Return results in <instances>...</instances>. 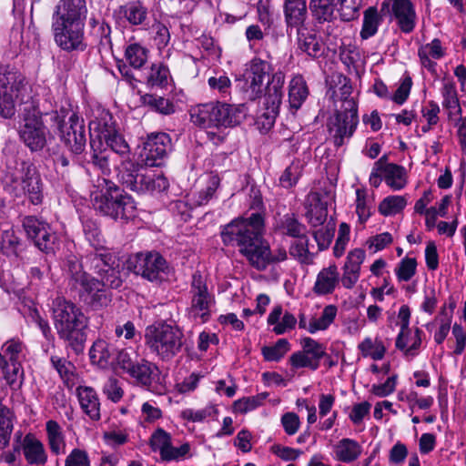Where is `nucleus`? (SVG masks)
<instances>
[{"label": "nucleus", "mask_w": 466, "mask_h": 466, "mask_svg": "<svg viewBox=\"0 0 466 466\" xmlns=\"http://www.w3.org/2000/svg\"><path fill=\"white\" fill-rule=\"evenodd\" d=\"M264 233V217L259 212H255L227 224L221 231V239L224 245L237 248L250 267L264 271L268 266L288 258L286 248L278 247L272 249L265 239Z\"/></svg>", "instance_id": "f257e3e1"}, {"label": "nucleus", "mask_w": 466, "mask_h": 466, "mask_svg": "<svg viewBox=\"0 0 466 466\" xmlns=\"http://www.w3.org/2000/svg\"><path fill=\"white\" fill-rule=\"evenodd\" d=\"M104 141L118 159L115 169L118 180L127 188L144 194L162 192L168 187V181L165 177L149 174L147 167L136 161L128 143L118 131Z\"/></svg>", "instance_id": "f03ea898"}, {"label": "nucleus", "mask_w": 466, "mask_h": 466, "mask_svg": "<svg viewBox=\"0 0 466 466\" xmlns=\"http://www.w3.org/2000/svg\"><path fill=\"white\" fill-rule=\"evenodd\" d=\"M86 0H59L52 14L51 29L55 43L64 51H83L86 45L85 25L87 17Z\"/></svg>", "instance_id": "7ed1b4c3"}, {"label": "nucleus", "mask_w": 466, "mask_h": 466, "mask_svg": "<svg viewBox=\"0 0 466 466\" xmlns=\"http://www.w3.org/2000/svg\"><path fill=\"white\" fill-rule=\"evenodd\" d=\"M51 311L58 337L76 353L82 352L86 340L88 318L74 302L59 296L53 299Z\"/></svg>", "instance_id": "20e7f679"}, {"label": "nucleus", "mask_w": 466, "mask_h": 466, "mask_svg": "<svg viewBox=\"0 0 466 466\" xmlns=\"http://www.w3.org/2000/svg\"><path fill=\"white\" fill-rule=\"evenodd\" d=\"M64 268L67 275V288L74 298H78L79 301L94 309L109 303L110 297L105 289L107 284L86 272L76 255L66 257Z\"/></svg>", "instance_id": "39448f33"}, {"label": "nucleus", "mask_w": 466, "mask_h": 466, "mask_svg": "<svg viewBox=\"0 0 466 466\" xmlns=\"http://www.w3.org/2000/svg\"><path fill=\"white\" fill-rule=\"evenodd\" d=\"M98 187L100 190L91 196V203L96 212L121 223H127L137 217L134 198L123 193L113 181L103 178Z\"/></svg>", "instance_id": "423d86ee"}, {"label": "nucleus", "mask_w": 466, "mask_h": 466, "mask_svg": "<svg viewBox=\"0 0 466 466\" xmlns=\"http://www.w3.org/2000/svg\"><path fill=\"white\" fill-rule=\"evenodd\" d=\"M145 344L159 360L170 361L182 350L184 332L177 325L157 322L147 327Z\"/></svg>", "instance_id": "0eeeda50"}, {"label": "nucleus", "mask_w": 466, "mask_h": 466, "mask_svg": "<svg viewBox=\"0 0 466 466\" xmlns=\"http://www.w3.org/2000/svg\"><path fill=\"white\" fill-rule=\"evenodd\" d=\"M244 116L240 106L220 102L198 105L190 109L191 121L203 128L232 127L238 125Z\"/></svg>", "instance_id": "6e6552de"}, {"label": "nucleus", "mask_w": 466, "mask_h": 466, "mask_svg": "<svg viewBox=\"0 0 466 466\" xmlns=\"http://www.w3.org/2000/svg\"><path fill=\"white\" fill-rule=\"evenodd\" d=\"M8 187L15 198H26L33 205H40L44 200V183L33 163H17L14 171L6 175Z\"/></svg>", "instance_id": "1a4fd4ad"}, {"label": "nucleus", "mask_w": 466, "mask_h": 466, "mask_svg": "<svg viewBox=\"0 0 466 466\" xmlns=\"http://www.w3.org/2000/svg\"><path fill=\"white\" fill-rule=\"evenodd\" d=\"M29 97V86L20 73L12 70L0 72V115L11 118L15 113V104Z\"/></svg>", "instance_id": "9d476101"}, {"label": "nucleus", "mask_w": 466, "mask_h": 466, "mask_svg": "<svg viewBox=\"0 0 466 466\" xmlns=\"http://www.w3.org/2000/svg\"><path fill=\"white\" fill-rule=\"evenodd\" d=\"M26 347L19 339H10L0 350V379L10 387L16 388L22 383L24 370L22 361L25 359Z\"/></svg>", "instance_id": "9b49d317"}, {"label": "nucleus", "mask_w": 466, "mask_h": 466, "mask_svg": "<svg viewBox=\"0 0 466 466\" xmlns=\"http://www.w3.org/2000/svg\"><path fill=\"white\" fill-rule=\"evenodd\" d=\"M189 299L190 303L187 309L189 318L202 324L208 322L216 305V299L208 287L206 278L199 272L192 276Z\"/></svg>", "instance_id": "f8f14e48"}, {"label": "nucleus", "mask_w": 466, "mask_h": 466, "mask_svg": "<svg viewBox=\"0 0 466 466\" xmlns=\"http://www.w3.org/2000/svg\"><path fill=\"white\" fill-rule=\"evenodd\" d=\"M18 134L20 139L32 152L41 151L51 137L42 120V113L36 108L25 109Z\"/></svg>", "instance_id": "ddd939ff"}, {"label": "nucleus", "mask_w": 466, "mask_h": 466, "mask_svg": "<svg viewBox=\"0 0 466 466\" xmlns=\"http://www.w3.org/2000/svg\"><path fill=\"white\" fill-rule=\"evenodd\" d=\"M128 268L151 282H162L170 274V268L158 252H140L128 260Z\"/></svg>", "instance_id": "4468645a"}, {"label": "nucleus", "mask_w": 466, "mask_h": 466, "mask_svg": "<svg viewBox=\"0 0 466 466\" xmlns=\"http://www.w3.org/2000/svg\"><path fill=\"white\" fill-rule=\"evenodd\" d=\"M65 111L54 112L51 119L57 124L59 137L66 147L74 154H81L86 144V137L83 120H80L76 113H71L66 121Z\"/></svg>", "instance_id": "2eb2a0df"}, {"label": "nucleus", "mask_w": 466, "mask_h": 466, "mask_svg": "<svg viewBox=\"0 0 466 466\" xmlns=\"http://www.w3.org/2000/svg\"><path fill=\"white\" fill-rule=\"evenodd\" d=\"M87 260L90 270L107 284L108 288L118 289L121 287L123 280L119 260L113 253L106 248L95 250L87 256Z\"/></svg>", "instance_id": "dca6fc26"}, {"label": "nucleus", "mask_w": 466, "mask_h": 466, "mask_svg": "<svg viewBox=\"0 0 466 466\" xmlns=\"http://www.w3.org/2000/svg\"><path fill=\"white\" fill-rule=\"evenodd\" d=\"M347 104L346 110L338 111L329 122V132L336 147L342 146L345 139L353 135L359 123L356 101H348Z\"/></svg>", "instance_id": "f3484780"}, {"label": "nucleus", "mask_w": 466, "mask_h": 466, "mask_svg": "<svg viewBox=\"0 0 466 466\" xmlns=\"http://www.w3.org/2000/svg\"><path fill=\"white\" fill-rule=\"evenodd\" d=\"M172 149L171 138L167 133H152L147 136L140 152L143 167H159Z\"/></svg>", "instance_id": "a211bd4d"}, {"label": "nucleus", "mask_w": 466, "mask_h": 466, "mask_svg": "<svg viewBox=\"0 0 466 466\" xmlns=\"http://www.w3.org/2000/svg\"><path fill=\"white\" fill-rule=\"evenodd\" d=\"M301 350L292 353L289 362L295 370L308 368L317 370L322 358L326 356V347L316 339L305 337L300 340Z\"/></svg>", "instance_id": "6ab92c4d"}, {"label": "nucleus", "mask_w": 466, "mask_h": 466, "mask_svg": "<svg viewBox=\"0 0 466 466\" xmlns=\"http://www.w3.org/2000/svg\"><path fill=\"white\" fill-rule=\"evenodd\" d=\"M271 71V64L258 57L252 58L247 64L243 76L250 99L255 100L262 96L265 78L269 76Z\"/></svg>", "instance_id": "aec40b11"}, {"label": "nucleus", "mask_w": 466, "mask_h": 466, "mask_svg": "<svg viewBox=\"0 0 466 466\" xmlns=\"http://www.w3.org/2000/svg\"><path fill=\"white\" fill-rule=\"evenodd\" d=\"M149 445L153 451H159L162 461H180L190 451L188 443H184L176 448L172 445L171 435L162 428H157L149 439Z\"/></svg>", "instance_id": "412c9836"}, {"label": "nucleus", "mask_w": 466, "mask_h": 466, "mask_svg": "<svg viewBox=\"0 0 466 466\" xmlns=\"http://www.w3.org/2000/svg\"><path fill=\"white\" fill-rule=\"evenodd\" d=\"M23 228L29 238L42 251L49 252L53 249L56 236L46 222L34 216H27L23 219Z\"/></svg>", "instance_id": "4be33fe9"}, {"label": "nucleus", "mask_w": 466, "mask_h": 466, "mask_svg": "<svg viewBox=\"0 0 466 466\" xmlns=\"http://www.w3.org/2000/svg\"><path fill=\"white\" fill-rule=\"evenodd\" d=\"M398 318L400 320V330L396 339V348L402 350L406 357H414L418 354V350L421 344L422 331L416 328L414 335L411 337L412 344L408 347V337L410 335V310L409 306L402 305L400 308Z\"/></svg>", "instance_id": "5701e85b"}, {"label": "nucleus", "mask_w": 466, "mask_h": 466, "mask_svg": "<svg viewBox=\"0 0 466 466\" xmlns=\"http://www.w3.org/2000/svg\"><path fill=\"white\" fill-rule=\"evenodd\" d=\"M285 75L282 71H277L268 78L267 86H264V105L267 109L268 117L274 118L279 111L283 97V86Z\"/></svg>", "instance_id": "b1692460"}, {"label": "nucleus", "mask_w": 466, "mask_h": 466, "mask_svg": "<svg viewBox=\"0 0 466 466\" xmlns=\"http://www.w3.org/2000/svg\"><path fill=\"white\" fill-rule=\"evenodd\" d=\"M366 254L362 248H355L348 253L342 268V276L339 278L345 289H352L359 281L360 267L365 260Z\"/></svg>", "instance_id": "393cba45"}, {"label": "nucleus", "mask_w": 466, "mask_h": 466, "mask_svg": "<svg viewBox=\"0 0 466 466\" xmlns=\"http://www.w3.org/2000/svg\"><path fill=\"white\" fill-rule=\"evenodd\" d=\"M19 446L28 465H45L47 462L45 445L33 433H27Z\"/></svg>", "instance_id": "a878e982"}, {"label": "nucleus", "mask_w": 466, "mask_h": 466, "mask_svg": "<svg viewBox=\"0 0 466 466\" xmlns=\"http://www.w3.org/2000/svg\"><path fill=\"white\" fill-rule=\"evenodd\" d=\"M377 170L382 172L385 183L392 190H400L407 185V173L404 167L388 163L385 156L377 160Z\"/></svg>", "instance_id": "bb28decb"}, {"label": "nucleus", "mask_w": 466, "mask_h": 466, "mask_svg": "<svg viewBox=\"0 0 466 466\" xmlns=\"http://www.w3.org/2000/svg\"><path fill=\"white\" fill-rule=\"evenodd\" d=\"M391 13L400 31L411 33L416 25V12L410 0H393Z\"/></svg>", "instance_id": "cd10ccee"}, {"label": "nucleus", "mask_w": 466, "mask_h": 466, "mask_svg": "<svg viewBox=\"0 0 466 466\" xmlns=\"http://www.w3.org/2000/svg\"><path fill=\"white\" fill-rule=\"evenodd\" d=\"M339 283V273L335 264L323 268L317 275L312 291L318 296L332 294Z\"/></svg>", "instance_id": "c85d7f7f"}, {"label": "nucleus", "mask_w": 466, "mask_h": 466, "mask_svg": "<svg viewBox=\"0 0 466 466\" xmlns=\"http://www.w3.org/2000/svg\"><path fill=\"white\" fill-rule=\"evenodd\" d=\"M80 407L91 420H100V400L95 389L89 386H78L76 390Z\"/></svg>", "instance_id": "c756f323"}, {"label": "nucleus", "mask_w": 466, "mask_h": 466, "mask_svg": "<svg viewBox=\"0 0 466 466\" xmlns=\"http://www.w3.org/2000/svg\"><path fill=\"white\" fill-rule=\"evenodd\" d=\"M268 325L272 326V331L276 335H282L292 330L296 324V317L289 312L283 311L282 306H275L268 316Z\"/></svg>", "instance_id": "7c9ffc66"}, {"label": "nucleus", "mask_w": 466, "mask_h": 466, "mask_svg": "<svg viewBox=\"0 0 466 466\" xmlns=\"http://www.w3.org/2000/svg\"><path fill=\"white\" fill-rule=\"evenodd\" d=\"M306 218L311 228L324 225L328 217L327 203L323 202L319 193H312L307 200Z\"/></svg>", "instance_id": "2f4dec72"}, {"label": "nucleus", "mask_w": 466, "mask_h": 466, "mask_svg": "<svg viewBox=\"0 0 466 466\" xmlns=\"http://www.w3.org/2000/svg\"><path fill=\"white\" fill-rule=\"evenodd\" d=\"M309 95L308 84L301 75L294 76L289 83V104L294 112L298 111Z\"/></svg>", "instance_id": "473e14b6"}, {"label": "nucleus", "mask_w": 466, "mask_h": 466, "mask_svg": "<svg viewBox=\"0 0 466 466\" xmlns=\"http://www.w3.org/2000/svg\"><path fill=\"white\" fill-rule=\"evenodd\" d=\"M89 130L91 139L96 137V141L101 142L117 131L112 115L107 111H102L96 119L90 121Z\"/></svg>", "instance_id": "72a5a7b5"}, {"label": "nucleus", "mask_w": 466, "mask_h": 466, "mask_svg": "<svg viewBox=\"0 0 466 466\" xmlns=\"http://www.w3.org/2000/svg\"><path fill=\"white\" fill-rule=\"evenodd\" d=\"M335 459L343 463H351L357 461L362 453V446L350 438H343L334 446Z\"/></svg>", "instance_id": "f704fd0d"}, {"label": "nucleus", "mask_w": 466, "mask_h": 466, "mask_svg": "<svg viewBox=\"0 0 466 466\" xmlns=\"http://www.w3.org/2000/svg\"><path fill=\"white\" fill-rule=\"evenodd\" d=\"M116 348L104 339L96 340L90 350L89 356L93 363L101 368H107L115 365Z\"/></svg>", "instance_id": "c9c22d12"}, {"label": "nucleus", "mask_w": 466, "mask_h": 466, "mask_svg": "<svg viewBox=\"0 0 466 466\" xmlns=\"http://www.w3.org/2000/svg\"><path fill=\"white\" fill-rule=\"evenodd\" d=\"M90 147L92 149L91 160L92 163L98 167L104 175H109L111 172V163H118V159L112 156V153L103 147L101 141H96V138L90 140Z\"/></svg>", "instance_id": "e433bc0d"}, {"label": "nucleus", "mask_w": 466, "mask_h": 466, "mask_svg": "<svg viewBox=\"0 0 466 466\" xmlns=\"http://www.w3.org/2000/svg\"><path fill=\"white\" fill-rule=\"evenodd\" d=\"M46 440L53 455L58 456L66 451V436L57 421L49 420L46 422Z\"/></svg>", "instance_id": "4c0bfd02"}, {"label": "nucleus", "mask_w": 466, "mask_h": 466, "mask_svg": "<svg viewBox=\"0 0 466 466\" xmlns=\"http://www.w3.org/2000/svg\"><path fill=\"white\" fill-rule=\"evenodd\" d=\"M119 13L131 25H145L148 18V9L140 0L131 1L119 8Z\"/></svg>", "instance_id": "58836bf2"}, {"label": "nucleus", "mask_w": 466, "mask_h": 466, "mask_svg": "<svg viewBox=\"0 0 466 466\" xmlns=\"http://www.w3.org/2000/svg\"><path fill=\"white\" fill-rule=\"evenodd\" d=\"M298 47L301 52L313 58L319 57L324 54V47L319 39L304 27L298 29Z\"/></svg>", "instance_id": "ea45409f"}, {"label": "nucleus", "mask_w": 466, "mask_h": 466, "mask_svg": "<svg viewBox=\"0 0 466 466\" xmlns=\"http://www.w3.org/2000/svg\"><path fill=\"white\" fill-rule=\"evenodd\" d=\"M444 49L438 38L433 39L431 43L421 46L418 50L422 66L431 72L435 71L436 63L432 59H440L444 56Z\"/></svg>", "instance_id": "a19ab883"}, {"label": "nucleus", "mask_w": 466, "mask_h": 466, "mask_svg": "<svg viewBox=\"0 0 466 466\" xmlns=\"http://www.w3.org/2000/svg\"><path fill=\"white\" fill-rule=\"evenodd\" d=\"M285 17L289 25H302L307 17L306 0H286Z\"/></svg>", "instance_id": "79ce46f5"}, {"label": "nucleus", "mask_w": 466, "mask_h": 466, "mask_svg": "<svg viewBox=\"0 0 466 466\" xmlns=\"http://www.w3.org/2000/svg\"><path fill=\"white\" fill-rule=\"evenodd\" d=\"M382 22V16L374 6L367 8L363 13L362 27L360 33L361 39L367 40L378 32L379 26Z\"/></svg>", "instance_id": "37998d69"}, {"label": "nucleus", "mask_w": 466, "mask_h": 466, "mask_svg": "<svg viewBox=\"0 0 466 466\" xmlns=\"http://www.w3.org/2000/svg\"><path fill=\"white\" fill-rule=\"evenodd\" d=\"M336 0H309V9L319 22H329L335 17Z\"/></svg>", "instance_id": "c03bdc74"}, {"label": "nucleus", "mask_w": 466, "mask_h": 466, "mask_svg": "<svg viewBox=\"0 0 466 466\" xmlns=\"http://www.w3.org/2000/svg\"><path fill=\"white\" fill-rule=\"evenodd\" d=\"M220 185V177L217 174H209L207 177L206 186L193 195L192 201L196 206L207 205L216 196Z\"/></svg>", "instance_id": "a18cd8bd"}, {"label": "nucleus", "mask_w": 466, "mask_h": 466, "mask_svg": "<svg viewBox=\"0 0 466 466\" xmlns=\"http://www.w3.org/2000/svg\"><path fill=\"white\" fill-rule=\"evenodd\" d=\"M157 368L153 363L142 360L140 362H135L134 366L127 372L137 382L144 385L150 386L153 381V376Z\"/></svg>", "instance_id": "49530a36"}, {"label": "nucleus", "mask_w": 466, "mask_h": 466, "mask_svg": "<svg viewBox=\"0 0 466 466\" xmlns=\"http://www.w3.org/2000/svg\"><path fill=\"white\" fill-rule=\"evenodd\" d=\"M338 309L335 305H327L319 318H312L309 322L308 331L311 334L319 330H326L335 320Z\"/></svg>", "instance_id": "de8ad7c7"}, {"label": "nucleus", "mask_w": 466, "mask_h": 466, "mask_svg": "<svg viewBox=\"0 0 466 466\" xmlns=\"http://www.w3.org/2000/svg\"><path fill=\"white\" fill-rule=\"evenodd\" d=\"M279 230L281 234L294 238H304L307 232L305 225L293 214H287L280 219Z\"/></svg>", "instance_id": "09e8293b"}, {"label": "nucleus", "mask_w": 466, "mask_h": 466, "mask_svg": "<svg viewBox=\"0 0 466 466\" xmlns=\"http://www.w3.org/2000/svg\"><path fill=\"white\" fill-rule=\"evenodd\" d=\"M443 96L442 106L449 110L450 116L461 114L455 84L452 81H446L441 89Z\"/></svg>", "instance_id": "8fccbe9b"}, {"label": "nucleus", "mask_w": 466, "mask_h": 466, "mask_svg": "<svg viewBox=\"0 0 466 466\" xmlns=\"http://www.w3.org/2000/svg\"><path fill=\"white\" fill-rule=\"evenodd\" d=\"M14 431V415L8 408L0 409V450L4 451L10 443Z\"/></svg>", "instance_id": "3c124183"}, {"label": "nucleus", "mask_w": 466, "mask_h": 466, "mask_svg": "<svg viewBox=\"0 0 466 466\" xmlns=\"http://www.w3.org/2000/svg\"><path fill=\"white\" fill-rule=\"evenodd\" d=\"M148 50L138 43L127 45L125 50V58L134 68H141L147 61Z\"/></svg>", "instance_id": "603ef678"}, {"label": "nucleus", "mask_w": 466, "mask_h": 466, "mask_svg": "<svg viewBox=\"0 0 466 466\" xmlns=\"http://www.w3.org/2000/svg\"><path fill=\"white\" fill-rule=\"evenodd\" d=\"M373 198L362 188L356 190V213L360 223H365L371 216Z\"/></svg>", "instance_id": "864d4df0"}, {"label": "nucleus", "mask_w": 466, "mask_h": 466, "mask_svg": "<svg viewBox=\"0 0 466 466\" xmlns=\"http://www.w3.org/2000/svg\"><path fill=\"white\" fill-rule=\"evenodd\" d=\"M289 254L301 264L309 265L313 263L314 255L309 249V239L307 236L299 238L289 247Z\"/></svg>", "instance_id": "5fc2aeb1"}, {"label": "nucleus", "mask_w": 466, "mask_h": 466, "mask_svg": "<svg viewBox=\"0 0 466 466\" xmlns=\"http://www.w3.org/2000/svg\"><path fill=\"white\" fill-rule=\"evenodd\" d=\"M83 231L86 239L96 250H102L104 247V237L98 224L92 220L86 219L83 222Z\"/></svg>", "instance_id": "6e6d98bb"}, {"label": "nucleus", "mask_w": 466, "mask_h": 466, "mask_svg": "<svg viewBox=\"0 0 466 466\" xmlns=\"http://www.w3.org/2000/svg\"><path fill=\"white\" fill-rule=\"evenodd\" d=\"M141 102L151 110L163 115H170L174 112V105L167 98L152 94H145L141 96Z\"/></svg>", "instance_id": "4d7b16f0"}, {"label": "nucleus", "mask_w": 466, "mask_h": 466, "mask_svg": "<svg viewBox=\"0 0 466 466\" xmlns=\"http://www.w3.org/2000/svg\"><path fill=\"white\" fill-rule=\"evenodd\" d=\"M358 349L361 352L363 357H370L374 360H381L384 355L386 349L381 340L371 338L364 339L358 346Z\"/></svg>", "instance_id": "13d9d810"}, {"label": "nucleus", "mask_w": 466, "mask_h": 466, "mask_svg": "<svg viewBox=\"0 0 466 466\" xmlns=\"http://www.w3.org/2000/svg\"><path fill=\"white\" fill-rule=\"evenodd\" d=\"M302 169L303 165L299 160L293 161L285 168L279 177V186L283 188H290L294 187L301 177Z\"/></svg>", "instance_id": "bf43d9fd"}, {"label": "nucleus", "mask_w": 466, "mask_h": 466, "mask_svg": "<svg viewBox=\"0 0 466 466\" xmlns=\"http://www.w3.org/2000/svg\"><path fill=\"white\" fill-rule=\"evenodd\" d=\"M170 76L169 69L162 63L152 64L147 77V83L150 86H165Z\"/></svg>", "instance_id": "052dcab7"}, {"label": "nucleus", "mask_w": 466, "mask_h": 466, "mask_svg": "<svg viewBox=\"0 0 466 466\" xmlns=\"http://www.w3.org/2000/svg\"><path fill=\"white\" fill-rule=\"evenodd\" d=\"M395 274L400 282L410 281L417 273V260L409 256L400 259L395 268Z\"/></svg>", "instance_id": "680f3d73"}, {"label": "nucleus", "mask_w": 466, "mask_h": 466, "mask_svg": "<svg viewBox=\"0 0 466 466\" xmlns=\"http://www.w3.org/2000/svg\"><path fill=\"white\" fill-rule=\"evenodd\" d=\"M290 350L287 339H279L273 346H265L261 349L262 355L267 361H279Z\"/></svg>", "instance_id": "e2e57ef3"}, {"label": "nucleus", "mask_w": 466, "mask_h": 466, "mask_svg": "<svg viewBox=\"0 0 466 466\" xmlns=\"http://www.w3.org/2000/svg\"><path fill=\"white\" fill-rule=\"evenodd\" d=\"M407 205L402 196H390L385 198L379 205V211L384 216H391L401 211Z\"/></svg>", "instance_id": "0e129e2a"}, {"label": "nucleus", "mask_w": 466, "mask_h": 466, "mask_svg": "<svg viewBox=\"0 0 466 466\" xmlns=\"http://www.w3.org/2000/svg\"><path fill=\"white\" fill-rule=\"evenodd\" d=\"M319 227V229L313 230L312 234L318 244L319 250L322 251L327 249L331 243L335 231V224L329 222Z\"/></svg>", "instance_id": "69168bd1"}, {"label": "nucleus", "mask_w": 466, "mask_h": 466, "mask_svg": "<svg viewBox=\"0 0 466 466\" xmlns=\"http://www.w3.org/2000/svg\"><path fill=\"white\" fill-rule=\"evenodd\" d=\"M338 11L343 21H351L358 17L362 0H336Z\"/></svg>", "instance_id": "338daca9"}, {"label": "nucleus", "mask_w": 466, "mask_h": 466, "mask_svg": "<svg viewBox=\"0 0 466 466\" xmlns=\"http://www.w3.org/2000/svg\"><path fill=\"white\" fill-rule=\"evenodd\" d=\"M151 34L154 44L161 51L166 48L170 42V32L167 26L160 22H155L151 25Z\"/></svg>", "instance_id": "774afa93"}]
</instances>
